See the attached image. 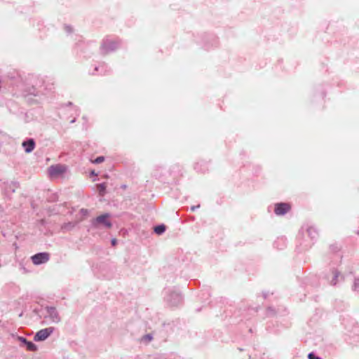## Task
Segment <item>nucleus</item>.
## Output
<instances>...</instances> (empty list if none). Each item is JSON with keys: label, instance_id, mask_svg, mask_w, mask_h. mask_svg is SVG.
<instances>
[{"label": "nucleus", "instance_id": "9", "mask_svg": "<svg viewBox=\"0 0 359 359\" xmlns=\"http://www.w3.org/2000/svg\"><path fill=\"white\" fill-rule=\"evenodd\" d=\"M165 231V226L164 225H159L154 228V231L157 234H161Z\"/></svg>", "mask_w": 359, "mask_h": 359}, {"label": "nucleus", "instance_id": "3", "mask_svg": "<svg viewBox=\"0 0 359 359\" xmlns=\"http://www.w3.org/2000/svg\"><path fill=\"white\" fill-rule=\"evenodd\" d=\"M67 168L64 165L57 164L54 165H51L48 168V173L51 177H57L59 175H61L65 172Z\"/></svg>", "mask_w": 359, "mask_h": 359}, {"label": "nucleus", "instance_id": "12", "mask_svg": "<svg viewBox=\"0 0 359 359\" xmlns=\"http://www.w3.org/2000/svg\"><path fill=\"white\" fill-rule=\"evenodd\" d=\"M81 212H82V214L84 215V216H86L88 215V210H84V209H82L81 210Z\"/></svg>", "mask_w": 359, "mask_h": 359}, {"label": "nucleus", "instance_id": "10", "mask_svg": "<svg viewBox=\"0 0 359 359\" xmlns=\"http://www.w3.org/2000/svg\"><path fill=\"white\" fill-rule=\"evenodd\" d=\"M104 158L103 156H99L97 158H95L93 163H101L104 161Z\"/></svg>", "mask_w": 359, "mask_h": 359}, {"label": "nucleus", "instance_id": "4", "mask_svg": "<svg viewBox=\"0 0 359 359\" xmlns=\"http://www.w3.org/2000/svg\"><path fill=\"white\" fill-rule=\"evenodd\" d=\"M53 332V327L42 329L36 332V335L34 336V340L36 341H43L47 339Z\"/></svg>", "mask_w": 359, "mask_h": 359}, {"label": "nucleus", "instance_id": "13", "mask_svg": "<svg viewBox=\"0 0 359 359\" xmlns=\"http://www.w3.org/2000/svg\"><path fill=\"white\" fill-rule=\"evenodd\" d=\"M111 243H112V245H116V241L115 239H113V240H112V241H111Z\"/></svg>", "mask_w": 359, "mask_h": 359}, {"label": "nucleus", "instance_id": "5", "mask_svg": "<svg viewBox=\"0 0 359 359\" xmlns=\"http://www.w3.org/2000/svg\"><path fill=\"white\" fill-rule=\"evenodd\" d=\"M291 209V206L289 203H277L275 205L274 212L277 215H283Z\"/></svg>", "mask_w": 359, "mask_h": 359}, {"label": "nucleus", "instance_id": "14", "mask_svg": "<svg viewBox=\"0 0 359 359\" xmlns=\"http://www.w3.org/2000/svg\"><path fill=\"white\" fill-rule=\"evenodd\" d=\"M91 174H92V175H97V174H95L94 171H92V172H91Z\"/></svg>", "mask_w": 359, "mask_h": 359}, {"label": "nucleus", "instance_id": "2", "mask_svg": "<svg viewBox=\"0 0 359 359\" xmlns=\"http://www.w3.org/2000/svg\"><path fill=\"white\" fill-rule=\"evenodd\" d=\"M50 255L48 252L37 253L31 257L34 264L39 265L47 262L49 260Z\"/></svg>", "mask_w": 359, "mask_h": 359}, {"label": "nucleus", "instance_id": "7", "mask_svg": "<svg viewBox=\"0 0 359 359\" xmlns=\"http://www.w3.org/2000/svg\"><path fill=\"white\" fill-rule=\"evenodd\" d=\"M20 339L27 346V349L28 351H36V346L31 342V341H28L25 338H20Z\"/></svg>", "mask_w": 359, "mask_h": 359}, {"label": "nucleus", "instance_id": "8", "mask_svg": "<svg viewBox=\"0 0 359 359\" xmlns=\"http://www.w3.org/2000/svg\"><path fill=\"white\" fill-rule=\"evenodd\" d=\"M106 187H107V186H106L105 183H102V184H97V190L99 192V194L100 196H102L104 195Z\"/></svg>", "mask_w": 359, "mask_h": 359}, {"label": "nucleus", "instance_id": "6", "mask_svg": "<svg viewBox=\"0 0 359 359\" xmlns=\"http://www.w3.org/2000/svg\"><path fill=\"white\" fill-rule=\"evenodd\" d=\"M34 142L33 140H29L22 143V146L25 147V150L27 153H29L34 149Z\"/></svg>", "mask_w": 359, "mask_h": 359}, {"label": "nucleus", "instance_id": "1", "mask_svg": "<svg viewBox=\"0 0 359 359\" xmlns=\"http://www.w3.org/2000/svg\"><path fill=\"white\" fill-rule=\"evenodd\" d=\"M109 215L104 214L98 216L93 221V225L95 227H98L100 226H104L107 228H110L111 226V224L109 220Z\"/></svg>", "mask_w": 359, "mask_h": 359}, {"label": "nucleus", "instance_id": "11", "mask_svg": "<svg viewBox=\"0 0 359 359\" xmlns=\"http://www.w3.org/2000/svg\"><path fill=\"white\" fill-rule=\"evenodd\" d=\"M309 359H321L318 357H316L313 353H311L308 355Z\"/></svg>", "mask_w": 359, "mask_h": 359}]
</instances>
